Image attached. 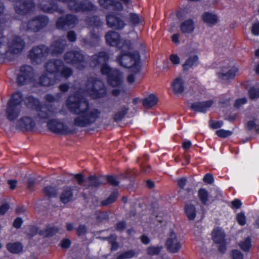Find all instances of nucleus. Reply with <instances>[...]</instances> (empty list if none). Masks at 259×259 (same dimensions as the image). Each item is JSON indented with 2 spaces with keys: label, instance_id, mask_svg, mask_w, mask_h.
<instances>
[{
  "label": "nucleus",
  "instance_id": "obj_45",
  "mask_svg": "<svg viewBox=\"0 0 259 259\" xmlns=\"http://www.w3.org/2000/svg\"><path fill=\"white\" fill-rule=\"evenodd\" d=\"M236 219L238 223L241 226H244L246 224V217L244 213L240 212L237 214Z\"/></svg>",
  "mask_w": 259,
  "mask_h": 259
},
{
  "label": "nucleus",
  "instance_id": "obj_34",
  "mask_svg": "<svg viewBox=\"0 0 259 259\" xmlns=\"http://www.w3.org/2000/svg\"><path fill=\"white\" fill-rule=\"evenodd\" d=\"M198 196L201 203L206 205L209 200V194L208 191L204 188H201L198 190Z\"/></svg>",
  "mask_w": 259,
  "mask_h": 259
},
{
  "label": "nucleus",
  "instance_id": "obj_29",
  "mask_svg": "<svg viewBox=\"0 0 259 259\" xmlns=\"http://www.w3.org/2000/svg\"><path fill=\"white\" fill-rule=\"evenodd\" d=\"M50 6H47L46 4H41L40 5V9L46 13H52L57 11L60 13H63L64 11L61 9H59L57 6L55 4H49Z\"/></svg>",
  "mask_w": 259,
  "mask_h": 259
},
{
  "label": "nucleus",
  "instance_id": "obj_14",
  "mask_svg": "<svg viewBox=\"0 0 259 259\" xmlns=\"http://www.w3.org/2000/svg\"><path fill=\"white\" fill-rule=\"evenodd\" d=\"M77 22L78 19L75 16L68 15L58 19L56 22V26L59 29H67L74 27Z\"/></svg>",
  "mask_w": 259,
  "mask_h": 259
},
{
  "label": "nucleus",
  "instance_id": "obj_10",
  "mask_svg": "<svg viewBox=\"0 0 259 259\" xmlns=\"http://www.w3.org/2000/svg\"><path fill=\"white\" fill-rule=\"evenodd\" d=\"M64 59L67 63L72 64L79 70L83 69L87 65L84 56L79 49L67 52Z\"/></svg>",
  "mask_w": 259,
  "mask_h": 259
},
{
  "label": "nucleus",
  "instance_id": "obj_40",
  "mask_svg": "<svg viewBox=\"0 0 259 259\" xmlns=\"http://www.w3.org/2000/svg\"><path fill=\"white\" fill-rule=\"evenodd\" d=\"M130 20L133 24L137 25L141 22L142 18L137 14L131 13L130 14Z\"/></svg>",
  "mask_w": 259,
  "mask_h": 259
},
{
  "label": "nucleus",
  "instance_id": "obj_9",
  "mask_svg": "<svg viewBox=\"0 0 259 259\" xmlns=\"http://www.w3.org/2000/svg\"><path fill=\"white\" fill-rule=\"evenodd\" d=\"M49 23L48 17L44 15L35 17L27 23L23 22L20 29L23 31L38 32L44 28Z\"/></svg>",
  "mask_w": 259,
  "mask_h": 259
},
{
  "label": "nucleus",
  "instance_id": "obj_50",
  "mask_svg": "<svg viewBox=\"0 0 259 259\" xmlns=\"http://www.w3.org/2000/svg\"><path fill=\"white\" fill-rule=\"evenodd\" d=\"M251 32L253 35L258 36L259 35V22L254 23L252 24L251 27Z\"/></svg>",
  "mask_w": 259,
  "mask_h": 259
},
{
  "label": "nucleus",
  "instance_id": "obj_61",
  "mask_svg": "<svg viewBox=\"0 0 259 259\" xmlns=\"http://www.w3.org/2000/svg\"><path fill=\"white\" fill-rule=\"evenodd\" d=\"M122 254L124 255L125 258H130L133 257L135 255V252L133 250H128Z\"/></svg>",
  "mask_w": 259,
  "mask_h": 259
},
{
  "label": "nucleus",
  "instance_id": "obj_6",
  "mask_svg": "<svg viewBox=\"0 0 259 259\" xmlns=\"http://www.w3.org/2000/svg\"><path fill=\"white\" fill-rule=\"evenodd\" d=\"M23 102L27 107L33 108L35 109L37 113L36 120L38 119L40 121L46 120L55 116L58 113L57 109L53 105L41 104L37 98L32 96H28L25 98L24 97Z\"/></svg>",
  "mask_w": 259,
  "mask_h": 259
},
{
  "label": "nucleus",
  "instance_id": "obj_41",
  "mask_svg": "<svg viewBox=\"0 0 259 259\" xmlns=\"http://www.w3.org/2000/svg\"><path fill=\"white\" fill-rule=\"evenodd\" d=\"M127 110L128 109L126 107L124 106L122 107L121 111L115 114L114 118V120L118 121L121 120L127 113Z\"/></svg>",
  "mask_w": 259,
  "mask_h": 259
},
{
  "label": "nucleus",
  "instance_id": "obj_59",
  "mask_svg": "<svg viewBox=\"0 0 259 259\" xmlns=\"http://www.w3.org/2000/svg\"><path fill=\"white\" fill-rule=\"evenodd\" d=\"M86 231L87 228L84 225H80L77 229V233L78 236L84 234Z\"/></svg>",
  "mask_w": 259,
  "mask_h": 259
},
{
  "label": "nucleus",
  "instance_id": "obj_49",
  "mask_svg": "<svg viewBox=\"0 0 259 259\" xmlns=\"http://www.w3.org/2000/svg\"><path fill=\"white\" fill-rule=\"evenodd\" d=\"M106 179L110 185L113 186H116L119 184V181L117 178L113 176H107Z\"/></svg>",
  "mask_w": 259,
  "mask_h": 259
},
{
  "label": "nucleus",
  "instance_id": "obj_23",
  "mask_svg": "<svg viewBox=\"0 0 259 259\" xmlns=\"http://www.w3.org/2000/svg\"><path fill=\"white\" fill-rule=\"evenodd\" d=\"M60 80V79L59 77H54L47 72L45 74L42 75L39 78L40 84L44 87H50L53 85L58 82Z\"/></svg>",
  "mask_w": 259,
  "mask_h": 259
},
{
  "label": "nucleus",
  "instance_id": "obj_38",
  "mask_svg": "<svg viewBox=\"0 0 259 259\" xmlns=\"http://www.w3.org/2000/svg\"><path fill=\"white\" fill-rule=\"evenodd\" d=\"M89 26L92 27H99L101 25L102 22L98 17H93L91 18L88 19L87 20Z\"/></svg>",
  "mask_w": 259,
  "mask_h": 259
},
{
  "label": "nucleus",
  "instance_id": "obj_52",
  "mask_svg": "<svg viewBox=\"0 0 259 259\" xmlns=\"http://www.w3.org/2000/svg\"><path fill=\"white\" fill-rule=\"evenodd\" d=\"M247 102V100L245 98H243L241 99H238L236 100L234 106L236 108H240L242 105H244Z\"/></svg>",
  "mask_w": 259,
  "mask_h": 259
},
{
  "label": "nucleus",
  "instance_id": "obj_54",
  "mask_svg": "<svg viewBox=\"0 0 259 259\" xmlns=\"http://www.w3.org/2000/svg\"><path fill=\"white\" fill-rule=\"evenodd\" d=\"M67 38L71 42H74L76 40V34L73 31H69L67 33Z\"/></svg>",
  "mask_w": 259,
  "mask_h": 259
},
{
  "label": "nucleus",
  "instance_id": "obj_8",
  "mask_svg": "<svg viewBox=\"0 0 259 259\" xmlns=\"http://www.w3.org/2000/svg\"><path fill=\"white\" fill-rule=\"evenodd\" d=\"M46 71L54 77H59V74L65 79L68 78L72 74L71 68L64 66L61 60H50L45 65Z\"/></svg>",
  "mask_w": 259,
  "mask_h": 259
},
{
  "label": "nucleus",
  "instance_id": "obj_58",
  "mask_svg": "<svg viewBox=\"0 0 259 259\" xmlns=\"http://www.w3.org/2000/svg\"><path fill=\"white\" fill-rule=\"evenodd\" d=\"M9 209V205L7 203H4L0 206V215L4 214Z\"/></svg>",
  "mask_w": 259,
  "mask_h": 259
},
{
  "label": "nucleus",
  "instance_id": "obj_7",
  "mask_svg": "<svg viewBox=\"0 0 259 259\" xmlns=\"http://www.w3.org/2000/svg\"><path fill=\"white\" fill-rule=\"evenodd\" d=\"M24 96L20 91L14 93L7 103L6 117L10 121H14L24 113L22 103Z\"/></svg>",
  "mask_w": 259,
  "mask_h": 259
},
{
  "label": "nucleus",
  "instance_id": "obj_42",
  "mask_svg": "<svg viewBox=\"0 0 259 259\" xmlns=\"http://www.w3.org/2000/svg\"><path fill=\"white\" fill-rule=\"evenodd\" d=\"M216 135L221 138H227L232 134V132L230 131L221 129L215 132Z\"/></svg>",
  "mask_w": 259,
  "mask_h": 259
},
{
  "label": "nucleus",
  "instance_id": "obj_2",
  "mask_svg": "<svg viewBox=\"0 0 259 259\" xmlns=\"http://www.w3.org/2000/svg\"><path fill=\"white\" fill-rule=\"evenodd\" d=\"M109 59V55L106 52H101L92 56L90 65L93 67H100L102 74L107 76L109 84L113 87H118L112 91L114 96H117L121 92L120 85L123 81V74L118 70L112 69L107 64Z\"/></svg>",
  "mask_w": 259,
  "mask_h": 259
},
{
  "label": "nucleus",
  "instance_id": "obj_27",
  "mask_svg": "<svg viewBox=\"0 0 259 259\" xmlns=\"http://www.w3.org/2000/svg\"><path fill=\"white\" fill-rule=\"evenodd\" d=\"M171 87L175 94L182 93L184 90L183 79L180 77L176 78L171 84Z\"/></svg>",
  "mask_w": 259,
  "mask_h": 259
},
{
  "label": "nucleus",
  "instance_id": "obj_64",
  "mask_svg": "<svg viewBox=\"0 0 259 259\" xmlns=\"http://www.w3.org/2000/svg\"><path fill=\"white\" fill-rule=\"evenodd\" d=\"M70 245V241L68 239H64L61 243V246L64 248H67L69 247Z\"/></svg>",
  "mask_w": 259,
  "mask_h": 259
},
{
  "label": "nucleus",
  "instance_id": "obj_63",
  "mask_svg": "<svg viewBox=\"0 0 259 259\" xmlns=\"http://www.w3.org/2000/svg\"><path fill=\"white\" fill-rule=\"evenodd\" d=\"M125 228V223L123 222H119L116 224V230L119 231L123 230Z\"/></svg>",
  "mask_w": 259,
  "mask_h": 259
},
{
  "label": "nucleus",
  "instance_id": "obj_26",
  "mask_svg": "<svg viewBox=\"0 0 259 259\" xmlns=\"http://www.w3.org/2000/svg\"><path fill=\"white\" fill-rule=\"evenodd\" d=\"M72 188L70 187H64L60 195V201L64 203H67L73 199Z\"/></svg>",
  "mask_w": 259,
  "mask_h": 259
},
{
  "label": "nucleus",
  "instance_id": "obj_13",
  "mask_svg": "<svg viewBox=\"0 0 259 259\" xmlns=\"http://www.w3.org/2000/svg\"><path fill=\"white\" fill-rule=\"evenodd\" d=\"M108 26L115 29H122L125 26V23L120 14L110 13L106 16Z\"/></svg>",
  "mask_w": 259,
  "mask_h": 259
},
{
  "label": "nucleus",
  "instance_id": "obj_1",
  "mask_svg": "<svg viewBox=\"0 0 259 259\" xmlns=\"http://www.w3.org/2000/svg\"><path fill=\"white\" fill-rule=\"evenodd\" d=\"M73 91L75 94L68 97L66 106L71 112L78 115L74 119V125L85 127L92 124L100 117L101 112L96 108L90 109L89 103L82 94L89 95L93 99L103 97L107 93L104 84L96 78H91L88 80L85 87H75Z\"/></svg>",
  "mask_w": 259,
  "mask_h": 259
},
{
  "label": "nucleus",
  "instance_id": "obj_62",
  "mask_svg": "<svg viewBox=\"0 0 259 259\" xmlns=\"http://www.w3.org/2000/svg\"><path fill=\"white\" fill-rule=\"evenodd\" d=\"M22 219L20 218H18L14 221L13 226L16 228H20L22 225Z\"/></svg>",
  "mask_w": 259,
  "mask_h": 259
},
{
  "label": "nucleus",
  "instance_id": "obj_56",
  "mask_svg": "<svg viewBox=\"0 0 259 259\" xmlns=\"http://www.w3.org/2000/svg\"><path fill=\"white\" fill-rule=\"evenodd\" d=\"M223 125V122L222 121H212L210 123L211 128L213 129H217L221 127Z\"/></svg>",
  "mask_w": 259,
  "mask_h": 259
},
{
  "label": "nucleus",
  "instance_id": "obj_22",
  "mask_svg": "<svg viewBox=\"0 0 259 259\" xmlns=\"http://www.w3.org/2000/svg\"><path fill=\"white\" fill-rule=\"evenodd\" d=\"M212 100H208L203 102H196L191 104V108L196 112H206L213 104Z\"/></svg>",
  "mask_w": 259,
  "mask_h": 259
},
{
  "label": "nucleus",
  "instance_id": "obj_4",
  "mask_svg": "<svg viewBox=\"0 0 259 259\" xmlns=\"http://www.w3.org/2000/svg\"><path fill=\"white\" fill-rule=\"evenodd\" d=\"M66 46V40L60 38L54 41L49 48L45 45L33 47L29 52V58L32 63L39 64L45 60L50 54L52 55L62 54Z\"/></svg>",
  "mask_w": 259,
  "mask_h": 259
},
{
  "label": "nucleus",
  "instance_id": "obj_28",
  "mask_svg": "<svg viewBox=\"0 0 259 259\" xmlns=\"http://www.w3.org/2000/svg\"><path fill=\"white\" fill-rule=\"evenodd\" d=\"M238 245L244 252H248L251 248V238L247 236L242 240L240 241Z\"/></svg>",
  "mask_w": 259,
  "mask_h": 259
},
{
  "label": "nucleus",
  "instance_id": "obj_36",
  "mask_svg": "<svg viewBox=\"0 0 259 259\" xmlns=\"http://www.w3.org/2000/svg\"><path fill=\"white\" fill-rule=\"evenodd\" d=\"M90 37L91 38V40L84 38L83 39V41L85 44H89L92 46H95L99 42L100 37L98 35L95 33H92Z\"/></svg>",
  "mask_w": 259,
  "mask_h": 259
},
{
  "label": "nucleus",
  "instance_id": "obj_21",
  "mask_svg": "<svg viewBox=\"0 0 259 259\" xmlns=\"http://www.w3.org/2000/svg\"><path fill=\"white\" fill-rule=\"evenodd\" d=\"M229 66H222L220 72L218 73V76L223 80H228L233 78L238 71L236 67L229 68Z\"/></svg>",
  "mask_w": 259,
  "mask_h": 259
},
{
  "label": "nucleus",
  "instance_id": "obj_39",
  "mask_svg": "<svg viewBox=\"0 0 259 259\" xmlns=\"http://www.w3.org/2000/svg\"><path fill=\"white\" fill-rule=\"evenodd\" d=\"M117 192H114L110 195V196L107 199L102 201V204L103 205H107L113 203L117 199Z\"/></svg>",
  "mask_w": 259,
  "mask_h": 259
},
{
  "label": "nucleus",
  "instance_id": "obj_51",
  "mask_svg": "<svg viewBox=\"0 0 259 259\" xmlns=\"http://www.w3.org/2000/svg\"><path fill=\"white\" fill-rule=\"evenodd\" d=\"M246 128L248 130H251L253 128L257 129V125L256 124V120L253 119V120H249L246 123Z\"/></svg>",
  "mask_w": 259,
  "mask_h": 259
},
{
  "label": "nucleus",
  "instance_id": "obj_30",
  "mask_svg": "<svg viewBox=\"0 0 259 259\" xmlns=\"http://www.w3.org/2000/svg\"><path fill=\"white\" fill-rule=\"evenodd\" d=\"M157 101V97L155 95L151 94L143 100V105L145 108H149L156 105Z\"/></svg>",
  "mask_w": 259,
  "mask_h": 259
},
{
  "label": "nucleus",
  "instance_id": "obj_60",
  "mask_svg": "<svg viewBox=\"0 0 259 259\" xmlns=\"http://www.w3.org/2000/svg\"><path fill=\"white\" fill-rule=\"evenodd\" d=\"M241 205V201L238 199H235L232 202V207L233 208L238 209L240 208Z\"/></svg>",
  "mask_w": 259,
  "mask_h": 259
},
{
  "label": "nucleus",
  "instance_id": "obj_3",
  "mask_svg": "<svg viewBox=\"0 0 259 259\" xmlns=\"http://www.w3.org/2000/svg\"><path fill=\"white\" fill-rule=\"evenodd\" d=\"M4 7L0 6V60L7 57V54L11 53L17 54L20 52L25 46V42L20 37L11 33L8 37L2 35V31L6 26V21L4 18L3 12Z\"/></svg>",
  "mask_w": 259,
  "mask_h": 259
},
{
  "label": "nucleus",
  "instance_id": "obj_48",
  "mask_svg": "<svg viewBox=\"0 0 259 259\" xmlns=\"http://www.w3.org/2000/svg\"><path fill=\"white\" fill-rule=\"evenodd\" d=\"M112 8L116 11H121L123 9V7L120 2L113 0Z\"/></svg>",
  "mask_w": 259,
  "mask_h": 259
},
{
  "label": "nucleus",
  "instance_id": "obj_25",
  "mask_svg": "<svg viewBox=\"0 0 259 259\" xmlns=\"http://www.w3.org/2000/svg\"><path fill=\"white\" fill-rule=\"evenodd\" d=\"M180 28L183 33L191 34L193 33L195 30V23L192 19H188L181 23Z\"/></svg>",
  "mask_w": 259,
  "mask_h": 259
},
{
  "label": "nucleus",
  "instance_id": "obj_43",
  "mask_svg": "<svg viewBox=\"0 0 259 259\" xmlns=\"http://www.w3.org/2000/svg\"><path fill=\"white\" fill-rule=\"evenodd\" d=\"M162 247L159 246H150L147 248V252L150 255H156L158 254L161 249Z\"/></svg>",
  "mask_w": 259,
  "mask_h": 259
},
{
  "label": "nucleus",
  "instance_id": "obj_19",
  "mask_svg": "<svg viewBox=\"0 0 259 259\" xmlns=\"http://www.w3.org/2000/svg\"><path fill=\"white\" fill-rule=\"evenodd\" d=\"M105 38L107 44L111 46H117L119 49L124 41L120 38V35L118 33L115 31H109L105 35Z\"/></svg>",
  "mask_w": 259,
  "mask_h": 259
},
{
  "label": "nucleus",
  "instance_id": "obj_16",
  "mask_svg": "<svg viewBox=\"0 0 259 259\" xmlns=\"http://www.w3.org/2000/svg\"><path fill=\"white\" fill-rule=\"evenodd\" d=\"M165 246L167 250L171 253L178 252L181 248V244L174 232L171 231L167 239Z\"/></svg>",
  "mask_w": 259,
  "mask_h": 259
},
{
  "label": "nucleus",
  "instance_id": "obj_53",
  "mask_svg": "<svg viewBox=\"0 0 259 259\" xmlns=\"http://www.w3.org/2000/svg\"><path fill=\"white\" fill-rule=\"evenodd\" d=\"M177 184L181 188H184L187 183V179L185 177H183L177 179Z\"/></svg>",
  "mask_w": 259,
  "mask_h": 259
},
{
  "label": "nucleus",
  "instance_id": "obj_57",
  "mask_svg": "<svg viewBox=\"0 0 259 259\" xmlns=\"http://www.w3.org/2000/svg\"><path fill=\"white\" fill-rule=\"evenodd\" d=\"M170 60L174 64L178 65L180 63V58L177 55H171Z\"/></svg>",
  "mask_w": 259,
  "mask_h": 259
},
{
  "label": "nucleus",
  "instance_id": "obj_44",
  "mask_svg": "<svg viewBox=\"0 0 259 259\" xmlns=\"http://www.w3.org/2000/svg\"><path fill=\"white\" fill-rule=\"evenodd\" d=\"M99 3L103 8L109 9L112 8L113 0H99Z\"/></svg>",
  "mask_w": 259,
  "mask_h": 259
},
{
  "label": "nucleus",
  "instance_id": "obj_32",
  "mask_svg": "<svg viewBox=\"0 0 259 259\" xmlns=\"http://www.w3.org/2000/svg\"><path fill=\"white\" fill-rule=\"evenodd\" d=\"M198 57L196 55L190 56L183 64L184 70H188L193 66H195L198 64Z\"/></svg>",
  "mask_w": 259,
  "mask_h": 259
},
{
  "label": "nucleus",
  "instance_id": "obj_37",
  "mask_svg": "<svg viewBox=\"0 0 259 259\" xmlns=\"http://www.w3.org/2000/svg\"><path fill=\"white\" fill-rule=\"evenodd\" d=\"M44 193L49 197H55L58 193L57 189L54 187L47 186L44 189Z\"/></svg>",
  "mask_w": 259,
  "mask_h": 259
},
{
  "label": "nucleus",
  "instance_id": "obj_46",
  "mask_svg": "<svg viewBox=\"0 0 259 259\" xmlns=\"http://www.w3.org/2000/svg\"><path fill=\"white\" fill-rule=\"evenodd\" d=\"M249 95L251 99L257 98L259 97V89L251 88L249 90Z\"/></svg>",
  "mask_w": 259,
  "mask_h": 259
},
{
  "label": "nucleus",
  "instance_id": "obj_11",
  "mask_svg": "<svg viewBox=\"0 0 259 259\" xmlns=\"http://www.w3.org/2000/svg\"><path fill=\"white\" fill-rule=\"evenodd\" d=\"M34 71L28 65H24L20 68V73L17 76V82L19 85H23L33 80Z\"/></svg>",
  "mask_w": 259,
  "mask_h": 259
},
{
  "label": "nucleus",
  "instance_id": "obj_31",
  "mask_svg": "<svg viewBox=\"0 0 259 259\" xmlns=\"http://www.w3.org/2000/svg\"><path fill=\"white\" fill-rule=\"evenodd\" d=\"M7 248L11 253H18L22 251L23 246L19 242L9 243L7 245Z\"/></svg>",
  "mask_w": 259,
  "mask_h": 259
},
{
  "label": "nucleus",
  "instance_id": "obj_15",
  "mask_svg": "<svg viewBox=\"0 0 259 259\" xmlns=\"http://www.w3.org/2000/svg\"><path fill=\"white\" fill-rule=\"evenodd\" d=\"M225 234L223 230L221 228H214L212 232V238L213 241L220 244L219 250L222 253L225 252L226 249V244L225 242Z\"/></svg>",
  "mask_w": 259,
  "mask_h": 259
},
{
  "label": "nucleus",
  "instance_id": "obj_12",
  "mask_svg": "<svg viewBox=\"0 0 259 259\" xmlns=\"http://www.w3.org/2000/svg\"><path fill=\"white\" fill-rule=\"evenodd\" d=\"M59 228L54 225H50L47 226L45 229L39 231H38V228L35 226L31 227L27 233L31 237H33L38 233L40 236L47 237H51L57 233L59 232Z\"/></svg>",
  "mask_w": 259,
  "mask_h": 259
},
{
  "label": "nucleus",
  "instance_id": "obj_24",
  "mask_svg": "<svg viewBox=\"0 0 259 259\" xmlns=\"http://www.w3.org/2000/svg\"><path fill=\"white\" fill-rule=\"evenodd\" d=\"M203 21L209 26L216 25L219 21V17L213 12H206L202 15Z\"/></svg>",
  "mask_w": 259,
  "mask_h": 259
},
{
  "label": "nucleus",
  "instance_id": "obj_35",
  "mask_svg": "<svg viewBox=\"0 0 259 259\" xmlns=\"http://www.w3.org/2000/svg\"><path fill=\"white\" fill-rule=\"evenodd\" d=\"M104 178H97L95 176H91L88 178L89 186L98 187L103 183V179Z\"/></svg>",
  "mask_w": 259,
  "mask_h": 259
},
{
  "label": "nucleus",
  "instance_id": "obj_47",
  "mask_svg": "<svg viewBox=\"0 0 259 259\" xmlns=\"http://www.w3.org/2000/svg\"><path fill=\"white\" fill-rule=\"evenodd\" d=\"M231 256L232 259H243V254L242 253L237 249L232 251Z\"/></svg>",
  "mask_w": 259,
  "mask_h": 259
},
{
  "label": "nucleus",
  "instance_id": "obj_17",
  "mask_svg": "<svg viewBox=\"0 0 259 259\" xmlns=\"http://www.w3.org/2000/svg\"><path fill=\"white\" fill-rule=\"evenodd\" d=\"M36 117L33 119L31 116L24 115L18 120L17 126L22 129L31 130L35 126V122H45L46 121H40L39 119L36 120Z\"/></svg>",
  "mask_w": 259,
  "mask_h": 259
},
{
  "label": "nucleus",
  "instance_id": "obj_18",
  "mask_svg": "<svg viewBox=\"0 0 259 259\" xmlns=\"http://www.w3.org/2000/svg\"><path fill=\"white\" fill-rule=\"evenodd\" d=\"M48 127L51 131L56 133L67 134L69 132L68 126L58 120H49Z\"/></svg>",
  "mask_w": 259,
  "mask_h": 259
},
{
  "label": "nucleus",
  "instance_id": "obj_5",
  "mask_svg": "<svg viewBox=\"0 0 259 259\" xmlns=\"http://www.w3.org/2000/svg\"><path fill=\"white\" fill-rule=\"evenodd\" d=\"M120 48V54L117 57L116 61L121 66L132 68L135 73L140 70V56L139 52H132V43L130 40L124 41Z\"/></svg>",
  "mask_w": 259,
  "mask_h": 259
},
{
  "label": "nucleus",
  "instance_id": "obj_33",
  "mask_svg": "<svg viewBox=\"0 0 259 259\" xmlns=\"http://www.w3.org/2000/svg\"><path fill=\"white\" fill-rule=\"evenodd\" d=\"M185 213L190 220H193L196 217V209L195 206L191 204H186L185 207Z\"/></svg>",
  "mask_w": 259,
  "mask_h": 259
},
{
  "label": "nucleus",
  "instance_id": "obj_55",
  "mask_svg": "<svg viewBox=\"0 0 259 259\" xmlns=\"http://www.w3.org/2000/svg\"><path fill=\"white\" fill-rule=\"evenodd\" d=\"M203 181L207 184H211L213 182V177L210 174H207L203 178Z\"/></svg>",
  "mask_w": 259,
  "mask_h": 259
},
{
  "label": "nucleus",
  "instance_id": "obj_20",
  "mask_svg": "<svg viewBox=\"0 0 259 259\" xmlns=\"http://www.w3.org/2000/svg\"><path fill=\"white\" fill-rule=\"evenodd\" d=\"M34 3L32 0H24L20 6L15 7L16 12L18 14L25 15L34 9Z\"/></svg>",
  "mask_w": 259,
  "mask_h": 259
}]
</instances>
